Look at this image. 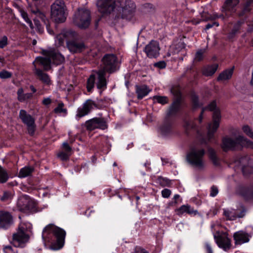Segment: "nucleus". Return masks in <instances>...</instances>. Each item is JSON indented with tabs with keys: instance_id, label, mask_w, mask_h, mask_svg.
<instances>
[{
	"instance_id": "f257e3e1",
	"label": "nucleus",
	"mask_w": 253,
	"mask_h": 253,
	"mask_svg": "<svg viewBox=\"0 0 253 253\" xmlns=\"http://www.w3.org/2000/svg\"><path fill=\"white\" fill-rule=\"evenodd\" d=\"M206 110L213 111L212 123H210L208 127L207 137L210 141L214 137V133L219 127L221 120L220 111L216 107V103L215 100L212 101L207 107L203 108L199 118V121L201 123L203 120V114Z\"/></svg>"
},
{
	"instance_id": "f03ea898",
	"label": "nucleus",
	"mask_w": 253,
	"mask_h": 253,
	"mask_svg": "<svg viewBox=\"0 0 253 253\" xmlns=\"http://www.w3.org/2000/svg\"><path fill=\"white\" fill-rule=\"evenodd\" d=\"M72 21L73 23L80 29H87L91 22L90 11L84 8H78L73 16Z\"/></svg>"
},
{
	"instance_id": "7ed1b4c3",
	"label": "nucleus",
	"mask_w": 253,
	"mask_h": 253,
	"mask_svg": "<svg viewBox=\"0 0 253 253\" xmlns=\"http://www.w3.org/2000/svg\"><path fill=\"white\" fill-rule=\"evenodd\" d=\"M66 6L62 0H56L50 6L51 18L56 23L65 21L67 17Z\"/></svg>"
},
{
	"instance_id": "20e7f679",
	"label": "nucleus",
	"mask_w": 253,
	"mask_h": 253,
	"mask_svg": "<svg viewBox=\"0 0 253 253\" xmlns=\"http://www.w3.org/2000/svg\"><path fill=\"white\" fill-rule=\"evenodd\" d=\"M205 151L203 149H193L187 155L188 162L193 167L202 169L205 167L203 160Z\"/></svg>"
},
{
	"instance_id": "39448f33",
	"label": "nucleus",
	"mask_w": 253,
	"mask_h": 253,
	"mask_svg": "<svg viewBox=\"0 0 253 253\" xmlns=\"http://www.w3.org/2000/svg\"><path fill=\"white\" fill-rule=\"evenodd\" d=\"M46 231L54 236L57 248L58 249L62 248L64 244L66 232L63 229L52 224H49L45 227L44 232Z\"/></svg>"
},
{
	"instance_id": "423d86ee",
	"label": "nucleus",
	"mask_w": 253,
	"mask_h": 253,
	"mask_svg": "<svg viewBox=\"0 0 253 253\" xmlns=\"http://www.w3.org/2000/svg\"><path fill=\"white\" fill-rule=\"evenodd\" d=\"M135 9L134 2L130 0H117L116 9L120 13L122 18H126Z\"/></svg>"
},
{
	"instance_id": "0eeeda50",
	"label": "nucleus",
	"mask_w": 253,
	"mask_h": 253,
	"mask_svg": "<svg viewBox=\"0 0 253 253\" xmlns=\"http://www.w3.org/2000/svg\"><path fill=\"white\" fill-rule=\"evenodd\" d=\"M102 61L103 65L100 70H104L105 72L109 74H112L117 70V58L114 54H106L103 57Z\"/></svg>"
},
{
	"instance_id": "6e6552de",
	"label": "nucleus",
	"mask_w": 253,
	"mask_h": 253,
	"mask_svg": "<svg viewBox=\"0 0 253 253\" xmlns=\"http://www.w3.org/2000/svg\"><path fill=\"white\" fill-rule=\"evenodd\" d=\"M29 237L25 232V228L23 227H19L16 233L12 235V240L11 244L15 247L23 248L25 243L29 240Z\"/></svg>"
},
{
	"instance_id": "1a4fd4ad",
	"label": "nucleus",
	"mask_w": 253,
	"mask_h": 253,
	"mask_svg": "<svg viewBox=\"0 0 253 253\" xmlns=\"http://www.w3.org/2000/svg\"><path fill=\"white\" fill-rule=\"evenodd\" d=\"M245 139V137L242 135H239L235 139L226 136L223 138L221 148L224 151H228L230 150L234 149L238 145H241V143Z\"/></svg>"
},
{
	"instance_id": "9d476101",
	"label": "nucleus",
	"mask_w": 253,
	"mask_h": 253,
	"mask_svg": "<svg viewBox=\"0 0 253 253\" xmlns=\"http://www.w3.org/2000/svg\"><path fill=\"white\" fill-rule=\"evenodd\" d=\"M14 223L12 213L7 211L0 210V229L7 230Z\"/></svg>"
},
{
	"instance_id": "9b49d317",
	"label": "nucleus",
	"mask_w": 253,
	"mask_h": 253,
	"mask_svg": "<svg viewBox=\"0 0 253 253\" xmlns=\"http://www.w3.org/2000/svg\"><path fill=\"white\" fill-rule=\"evenodd\" d=\"M228 235L227 232H216L214 234V239L217 246L224 251L229 250L231 246V240Z\"/></svg>"
},
{
	"instance_id": "f8f14e48",
	"label": "nucleus",
	"mask_w": 253,
	"mask_h": 253,
	"mask_svg": "<svg viewBox=\"0 0 253 253\" xmlns=\"http://www.w3.org/2000/svg\"><path fill=\"white\" fill-rule=\"evenodd\" d=\"M99 11L103 14H110L116 8L115 0H97L96 3Z\"/></svg>"
},
{
	"instance_id": "ddd939ff",
	"label": "nucleus",
	"mask_w": 253,
	"mask_h": 253,
	"mask_svg": "<svg viewBox=\"0 0 253 253\" xmlns=\"http://www.w3.org/2000/svg\"><path fill=\"white\" fill-rule=\"evenodd\" d=\"M19 118L22 122L27 126L28 133L33 135L35 133L36 125L34 119L27 114L24 110H21L19 112Z\"/></svg>"
},
{
	"instance_id": "4468645a",
	"label": "nucleus",
	"mask_w": 253,
	"mask_h": 253,
	"mask_svg": "<svg viewBox=\"0 0 253 253\" xmlns=\"http://www.w3.org/2000/svg\"><path fill=\"white\" fill-rule=\"evenodd\" d=\"M85 126L86 129L89 131L96 128L105 129L107 128V123L102 118H94L89 120L85 122Z\"/></svg>"
},
{
	"instance_id": "2eb2a0df",
	"label": "nucleus",
	"mask_w": 253,
	"mask_h": 253,
	"mask_svg": "<svg viewBox=\"0 0 253 253\" xmlns=\"http://www.w3.org/2000/svg\"><path fill=\"white\" fill-rule=\"evenodd\" d=\"M18 205L21 211L27 213L34 211L36 208L35 202L27 196L21 199Z\"/></svg>"
},
{
	"instance_id": "dca6fc26",
	"label": "nucleus",
	"mask_w": 253,
	"mask_h": 253,
	"mask_svg": "<svg viewBox=\"0 0 253 253\" xmlns=\"http://www.w3.org/2000/svg\"><path fill=\"white\" fill-rule=\"evenodd\" d=\"M160 47L158 42L151 41L144 48V52L149 58H156L160 54Z\"/></svg>"
},
{
	"instance_id": "f3484780",
	"label": "nucleus",
	"mask_w": 253,
	"mask_h": 253,
	"mask_svg": "<svg viewBox=\"0 0 253 253\" xmlns=\"http://www.w3.org/2000/svg\"><path fill=\"white\" fill-rule=\"evenodd\" d=\"M94 108H97V105L95 102L90 99L87 100L82 106L78 109L76 117L81 118L87 115Z\"/></svg>"
},
{
	"instance_id": "a211bd4d",
	"label": "nucleus",
	"mask_w": 253,
	"mask_h": 253,
	"mask_svg": "<svg viewBox=\"0 0 253 253\" xmlns=\"http://www.w3.org/2000/svg\"><path fill=\"white\" fill-rule=\"evenodd\" d=\"M76 36L77 33L75 31L70 30L65 31L56 36L55 42L58 46H62L65 40L67 42L74 39Z\"/></svg>"
},
{
	"instance_id": "6ab92c4d",
	"label": "nucleus",
	"mask_w": 253,
	"mask_h": 253,
	"mask_svg": "<svg viewBox=\"0 0 253 253\" xmlns=\"http://www.w3.org/2000/svg\"><path fill=\"white\" fill-rule=\"evenodd\" d=\"M239 0H226L222 7V12L228 17L236 12Z\"/></svg>"
},
{
	"instance_id": "aec40b11",
	"label": "nucleus",
	"mask_w": 253,
	"mask_h": 253,
	"mask_svg": "<svg viewBox=\"0 0 253 253\" xmlns=\"http://www.w3.org/2000/svg\"><path fill=\"white\" fill-rule=\"evenodd\" d=\"M233 237L236 245H241L248 242L251 235L243 230H240L235 232Z\"/></svg>"
},
{
	"instance_id": "412c9836",
	"label": "nucleus",
	"mask_w": 253,
	"mask_h": 253,
	"mask_svg": "<svg viewBox=\"0 0 253 253\" xmlns=\"http://www.w3.org/2000/svg\"><path fill=\"white\" fill-rule=\"evenodd\" d=\"M67 47L70 51L73 53L81 52L85 49L84 42L74 40L67 41Z\"/></svg>"
},
{
	"instance_id": "4be33fe9",
	"label": "nucleus",
	"mask_w": 253,
	"mask_h": 253,
	"mask_svg": "<svg viewBox=\"0 0 253 253\" xmlns=\"http://www.w3.org/2000/svg\"><path fill=\"white\" fill-rule=\"evenodd\" d=\"M42 53L46 56H49L56 64H61L65 60L64 57L61 53L53 50H43Z\"/></svg>"
},
{
	"instance_id": "5701e85b",
	"label": "nucleus",
	"mask_w": 253,
	"mask_h": 253,
	"mask_svg": "<svg viewBox=\"0 0 253 253\" xmlns=\"http://www.w3.org/2000/svg\"><path fill=\"white\" fill-rule=\"evenodd\" d=\"M97 76L96 86L98 89H105L107 87V80L105 77L107 72L104 70H100L95 72Z\"/></svg>"
},
{
	"instance_id": "b1692460",
	"label": "nucleus",
	"mask_w": 253,
	"mask_h": 253,
	"mask_svg": "<svg viewBox=\"0 0 253 253\" xmlns=\"http://www.w3.org/2000/svg\"><path fill=\"white\" fill-rule=\"evenodd\" d=\"M224 215L226 217V219L230 220H235L237 218L242 217L244 216V212H239L238 211L231 209L224 210Z\"/></svg>"
},
{
	"instance_id": "393cba45",
	"label": "nucleus",
	"mask_w": 253,
	"mask_h": 253,
	"mask_svg": "<svg viewBox=\"0 0 253 253\" xmlns=\"http://www.w3.org/2000/svg\"><path fill=\"white\" fill-rule=\"evenodd\" d=\"M240 194L247 201H253V185L250 188L242 187L239 191Z\"/></svg>"
},
{
	"instance_id": "a878e982",
	"label": "nucleus",
	"mask_w": 253,
	"mask_h": 253,
	"mask_svg": "<svg viewBox=\"0 0 253 253\" xmlns=\"http://www.w3.org/2000/svg\"><path fill=\"white\" fill-rule=\"evenodd\" d=\"M135 87L138 99H142L151 91V89L149 88L147 85L145 84L136 85Z\"/></svg>"
},
{
	"instance_id": "bb28decb",
	"label": "nucleus",
	"mask_w": 253,
	"mask_h": 253,
	"mask_svg": "<svg viewBox=\"0 0 253 253\" xmlns=\"http://www.w3.org/2000/svg\"><path fill=\"white\" fill-rule=\"evenodd\" d=\"M51 58L49 56H47L46 57H38L33 63H37L42 65L43 66L44 70L47 71L51 68Z\"/></svg>"
},
{
	"instance_id": "cd10ccee",
	"label": "nucleus",
	"mask_w": 253,
	"mask_h": 253,
	"mask_svg": "<svg viewBox=\"0 0 253 253\" xmlns=\"http://www.w3.org/2000/svg\"><path fill=\"white\" fill-rule=\"evenodd\" d=\"M172 123L170 121H166L161 126L160 128V132L162 135L164 136H168L172 133Z\"/></svg>"
},
{
	"instance_id": "c85d7f7f",
	"label": "nucleus",
	"mask_w": 253,
	"mask_h": 253,
	"mask_svg": "<svg viewBox=\"0 0 253 253\" xmlns=\"http://www.w3.org/2000/svg\"><path fill=\"white\" fill-rule=\"evenodd\" d=\"M181 103V100L179 99H174L169 107L168 115L173 116L175 115L180 110Z\"/></svg>"
},
{
	"instance_id": "c756f323",
	"label": "nucleus",
	"mask_w": 253,
	"mask_h": 253,
	"mask_svg": "<svg viewBox=\"0 0 253 253\" xmlns=\"http://www.w3.org/2000/svg\"><path fill=\"white\" fill-rule=\"evenodd\" d=\"M233 68L225 70L222 72L217 78L218 82H224L230 80L233 75Z\"/></svg>"
},
{
	"instance_id": "7c9ffc66",
	"label": "nucleus",
	"mask_w": 253,
	"mask_h": 253,
	"mask_svg": "<svg viewBox=\"0 0 253 253\" xmlns=\"http://www.w3.org/2000/svg\"><path fill=\"white\" fill-rule=\"evenodd\" d=\"M177 211L179 214H182L184 213H187L189 214L196 215L198 213L197 210H195L188 205H182L178 210Z\"/></svg>"
},
{
	"instance_id": "2f4dec72",
	"label": "nucleus",
	"mask_w": 253,
	"mask_h": 253,
	"mask_svg": "<svg viewBox=\"0 0 253 253\" xmlns=\"http://www.w3.org/2000/svg\"><path fill=\"white\" fill-rule=\"evenodd\" d=\"M35 70L36 74L42 83L46 84H50L49 77L47 74L44 73L42 70L36 68Z\"/></svg>"
},
{
	"instance_id": "473e14b6",
	"label": "nucleus",
	"mask_w": 253,
	"mask_h": 253,
	"mask_svg": "<svg viewBox=\"0 0 253 253\" xmlns=\"http://www.w3.org/2000/svg\"><path fill=\"white\" fill-rule=\"evenodd\" d=\"M17 99L20 102H24L27 99L33 97V94L31 93H24L22 88H20L17 91Z\"/></svg>"
},
{
	"instance_id": "72a5a7b5",
	"label": "nucleus",
	"mask_w": 253,
	"mask_h": 253,
	"mask_svg": "<svg viewBox=\"0 0 253 253\" xmlns=\"http://www.w3.org/2000/svg\"><path fill=\"white\" fill-rule=\"evenodd\" d=\"M218 65L217 64H214L211 66L206 67L203 70V74L206 76H211L213 75L216 71Z\"/></svg>"
},
{
	"instance_id": "f704fd0d",
	"label": "nucleus",
	"mask_w": 253,
	"mask_h": 253,
	"mask_svg": "<svg viewBox=\"0 0 253 253\" xmlns=\"http://www.w3.org/2000/svg\"><path fill=\"white\" fill-rule=\"evenodd\" d=\"M34 168L31 167H25L21 169L19 172L18 176L21 178L28 176L34 171Z\"/></svg>"
},
{
	"instance_id": "c9c22d12",
	"label": "nucleus",
	"mask_w": 253,
	"mask_h": 253,
	"mask_svg": "<svg viewBox=\"0 0 253 253\" xmlns=\"http://www.w3.org/2000/svg\"><path fill=\"white\" fill-rule=\"evenodd\" d=\"M253 7V0H248L245 3L242 11L239 13L240 16H242L249 13Z\"/></svg>"
},
{
	"instance_id": "e433bc0d",
	"label": "nucleus",
	"mask_w": 253,
	"mask_h": 253,
	"mask_svg": "<svg viewBox=\"0 0 253 253\" xmlns=\"http://www.w3.org/2000/svg\"><path fill=\"white\" fill-rule=\"evenodd\" d=\"M208 153L209 155L210 159L212 161L213 164L217 166L219 165V160L216 156V152L211 148H209L208 149Z\"/></svg>"
},
{
	"instance_id": "4c0bfd02",
	"label": "nucleus",
	"mask_w": 253,
	"mask_h": 253,
	"mask_svg": "<svg viewBox=\"0 0 253 253\" xmlns=\"http://www.w3.org/2000/svg\"><path fill=\"white\" fill-rule=\"evenodd\" d=\"M19 11L21 14L22 17L24 19V20L27 22V23L29 25L31 29H34V26L32 23V21L29 18L27 13L22 8H19Z\"/></svg>"
},
{
	"instance_id": "58836bf2",
	"label": "nucleus",
	"mask_w": 253,
	"mask_h": 253,
	"mask_svg": "<svg viewBox=\"0 0 253 253\" xmlns=\"http://www.w3.org/2000/svg\"><path fill=\"white\" fill-rule=\"evenodd\" d=\"M95 78V74H91L87 80L86 87L88 92H90L94 86Z\"/></svg>"
},
{
	"instance_id": "ea45409f",
	"label": "nucleus",
	"mask_w": 253,
	"mask_h": 253,
	"mask_svg": "<svg viewBox=\"0 0 253 253\" xmlns=\"http://www.w3.org/2000/svg\"><path fill=\"white\" fill-rule=\"evenodd\" d=\"M9 176L7 171L0 166V183H5L8 179Z\"/></svg>"
},
{
	"instance_id": "a19ab883",
	"label": "nucleus",
	"mask_w": 253,
	"mask_h": 253,
	"mask_svg": "<svg viewBox=\"0 0 253 253\" xmlns=\"http://www.w3.org/2000/svg\"><path fill=\"white\" fill-rule=\"evenodd\" d=\"M64 104L62 101H60L58 103L57 106L54 109V113H55V114H67V110L65 108H64Z\"/></svg>"
},
{
	"instance_id": "79ce46f5",
	"label": "nucleus",
	"mask_w": 253,
	"mask_h": 253,
	"mask_svg": "<svg viewBox=\"0 0 253 253\" xmlns=\"http://www.w3.org/2000/svg\"><path fill=\"white\" fill-rule=\"evenodd\" d=\"M158 182L162 187H169L171 184L170 180L169 179L163 178L161 176L158 177Z\"/></svg>"
},
{
	"instance_id": "37998d69",
	"label": "nucleus",
	"mask_w": 253,
	"mask_h": 253,
	"mask_svg": "<svg viewBox=\"0 0 253 253\" xmlns=\"http://www.w3.org/2000/svg\"><path fill=\"white\" fill-rule=\"evenodd\" d=\"M171 92L174 95L175 99H179L180 100H181V95L180 92L179 88L178 87H173L171 89Z\"/></svg>"
},
{
	"instance_id": "c03bdc74",
	"label": "nucleus",
	"mask_w": 253,
	"mask_h": 253,
	"mask_svg": "<svg viewBox=\"0 0 253 253\" xmlns=\"http://www.w3.org/2000/svg\"><path fill=\"white\" fill-rule=\"evenodd\" d=\"M243 23V22H241V21H239L237 22L236 25L232 29L231 32L229 34L228 38L229 39H232L234 37V36L235 35V34H236L237 31H238L240 26Z\"/></svg>"
},
{
	"instance_id": "a18cd8bd",
	"label": "nucleus",
	"mask_w": 253,
	"mask_h": 253,
	"mask_svg": "<svg viewBox=\"0 0 253 253\" xmlns=\"http://www.w3.org/2000/svg\"><path fill=\"white\" fill-rule=\"evenodd\" d=\"M242 129L244 133L249 137L253 139V131L252 129L248 125L244 126Z\"/></svg>"
},
{
	"instance_id": "49530a36",
	"label": "nucleus",
	"mask_w": 253,
	"mask_h": 253,
	"mask_svg": "<svg viewBox=\"0 0 253 253\" xmlns=\"http://www.w3.org/2000/svg\"><path fill=\"white\" fill-rule=\"evenodd\" d=\"M184 126L187 133L188 131L190 130V129H194L196 128V126L194 123L192 121H186L184 123Z\"/></svg>"
},
{
	"instance_id": "de8ad7c7",
	"label": "nucleus",
	"mask_w": 253,
	"mask_h": 253,
	"mask_svg": "<svg viewBox=\"0 0 253 253\" xmlns=\"http://www.w3.org/2000/svg\"><path fill=\"white\" fill-rule=\"evenodd\" d=\"M205 52V49H200L198 50L195 54L194 60L196 61H201L204 57V54Z\"/></svg>"
},
{
	"instance_id": "09e8293b",
	"label": "nucleus",
	"mask_w": 253,
	"mask_h": 253,
	"mask_svg": "<svg viewBox=\"0 0 253 253\" xmlns=\"http://www.w3.org/2000/svg\"><path fill=\"white\" fill-rule=\"evenodd\" d=\"M154 98L158 103L162 104H165L168 103V98L166 96H155Z\"/></svg>"
},
{
	"instance_id": "8fccbe9b",
	"label": "nucleus",
	"mask_w": 253,
	"mask_h": 253,
	"mask_svg": "<svg viewBox=\"0 0 253 253\" xmlns=\"http://www.w3.org/2000/svg\"><path fill=\"white\" fill-rule=\"evenodd\" d=\"M191 101L192 102L193 108H196L200 106L198 97L197 95L194 93L192 94L191 95Z\"/></svg>"
},
{
	"instance_id": "3c124183",
	"label": "nucleus",
	"mask_w": 253,
	"mask_h": 253,
	"mask_svg": "<svg viewBox=\"0 0 253 253\" xmlns=\"http://www.w3.org/2000/svg\"><path fill=\"white\" fill-rule=\"evenodd\" d=\"M71 154H68L65 152H61L57 155V157L62 161H67L69 159Z\"/></svg>"
},
{
	"instance_id": "603ef678",
	"label": "nucleus",
	"mask_w": 253,
	"mask_h": 253,
	"mask_svg": "<svg viewBox=\"0 0 253 253\" xmlns=\"http://www.w3.org/2000/svg\"><path fill=\"white\" fill-rule=\"evenodd\" d=\"M12 74L6 70H2L0 72V78L2 79L10 78Z\"/></svg>"
},
{
	"instance_id": "864d4df0",
	"label": "nucleus",
	"mask_w": 253,
	"mask_h": 253,
	"mask_svg": "<svg viewBox=\"0 0 253 253\" xmlns=\"http://www.w3.org/2000/svg\"><path fill=\"white\" fill-rule=\"evenodd\" d=\"M245 145L247 147L253 149V142L245 137V139L241 143V145Z\"/></svg>"
},
{
	"instance_id": "5fc2aeb1",
	"label": "nucleus",
	"mask_w": 253,
	"mask_h": 253,
	"mask_svg": "<svg viewBox=\"0 0 253 253\" xmlns=\"http://www.w3.org/2000/svg\"><path fill=\"white\" fill-rule=\"evenodd\" d=\"M154 66L159 69H164L166 67V63L164 61H161L154 63Z\"/></svg>"
},
{
	"instance_id": "6e6d98bb",
	"label": "nucleus",
	"mask_w": 253,
	"mask_h": 253,
	"mask_svg": "<svg viewBox=\"0 0 253 253\" xmlns=\"http://www.w3.org/2000/svg\"><path fill=\"white\" fill-rule=\"evenodd\" d=\"M63 149L65 151V152H66L68 154H72V148L69 146V145L68 144L67 142H64L62 144Z\"/></svg>"
},
{
	"instance_id": "4d7b16f0",
	"label": "nucleus",
	"mask_w": 253,
	"mask_h": 253,
	"mask_svg": "<svg viewBox=\"0 0 253 253\" xmlns=\"http://www.w3.org/2000/svg\"><path fill=\"white\" fill-rule=\"evenodd\" d=\"M218 193V189L217 187L213 185L211 188L210 196L211 197H215Z\"/></svg>"
},
{
	"instance_id": "13d9d810",
	"label": "nucleus",
	"mask_w": 253,
	"mask_h": 253,
	"mask_svg": "<svg viewBox=\"0 0 253 253\" xmlns=\"http://www.w3.org/2000/svg\"><path fill=\"white\" fill-rule=\"evenodd\" d=\"M7 44V38L4 36L0 40V48H3Z\"/></svg>"
},
{
	"instance_id": "bf43d9fd",
	"label": "nucleus",
	"mask_w": 253,
	"mask_h": 253,
	"mask_svg": "<svg viewBox=\"0 0 253 253\" xmlns=\"http://www.w3.org/2000/svg\"><path fill=\"white\" fill-rule=\"evenodd\" d=\"M3 250L5 253H17L13 251L12 247L10 245L3 246Z\"/></svg>"
},
{
	"instance_id": "052dcab7",
	"label": "nucleus",
	"mask_w": 253,
	"mask_h": 253,
	"mask_svg": "<svg viewBox=\"0 0 253 253\" xmlns=\"http://www.w3.org/2000/svg\"><path fill=\"white\" fill-rule=\"evenodd\" d=\"M171 193V191L168 189H164L162 191V197L165 198H169Z\"/></svg>"
},
{
	"instance_id": "680f3d73",
	"label": "nucleus",
	"mask_w": 253,
	"mask_h": 253,
	"mask_svg": "<svg viewBox=\"0 0 253 253\" xmlns=\"http://www.w3.org/2000/svg\"><path fill=\"white\" fill-rule=\"evenodd\" d=\"M11 197V194L9 192H4L3 195L1 197L0 200L2 201H6Z\"/></svg>"
},
{
	"instance_id": "e2e57ef3",
	"label": "nucleus",
	"mask_w": 253,
	"mask_h": 253,
	"mask_svg": "<svg viewBox=\"0 0 253 253\" xmlns=\"http://www.w3.org/2000/svg\"><path fill=\"white\" fill-rule=\"evenodd\" d=\"M37 12V14H36V16L40 18L44 22H45L46 18L45 14L41 11Z\"/></svg>"
},
{
	"instance_id": "0e129e2a",
	"label": "nucleus",
	"mask_w": 253,
	"mask_h": 253,
	"mask_svg": "<svg viewBox=\"0 0 253 253\" xmlns=\"http://www.w3.org/2000/svg\"><path fill=\"white\" fill-rule=\"evenodd\" d=\"M52 102V100L50 97L44 98L42 101V105L44 106H48Z\"/></svg>"
},
{
	"instance_id": "69168bd1",
	"label": "nucleus",
	"mask_w": 253,
	"mask_h": 253,
	"mask_svg": "<svg viewBox=\"0 0 253 253\" xmlns=\"http://www.w3.org/2000/svg\"><path fill=\"white\" fill-rule=\"evenodd\" d=\"M202 18L204 21H209L211 20V14L207 13H203L202 14Z\"/></svg>"
},
{
	"instance_id": "338daca9",
	"label": "nucleus",
	"mask_w": 253,
	"mask_h": 253,
	"mask_svg": "<svg viewBox=\"0 0 253 253\" xmlns=\"http://www.w3.org/2000/svg\"><path fill=\"white\" fill-rule=\"evenodd\" d=\"M30 7L31 12L35 15L37 14V13H38L37 12H39L40 11V9H39V8L36 5H35V6L31 5Z\"/></svg>"
},
{
	"instance_id": "774afa93",
	"label": "nucleus",
	"mask_w": 253,
	"mask_h": 253,
	"mask_svg": "<svg viewBox=\"0 0 253 253\" xmlns=\"http://www.w3.org/2000/svg\"><path fill=\"white\" fill-rule=\"evenodd\" d=\"M222 18L223 19L224 18V17L223 14L218 15L216 13H213L212 14H211V20H214L217 18Z\"/></svg>"
}]
</instances>
